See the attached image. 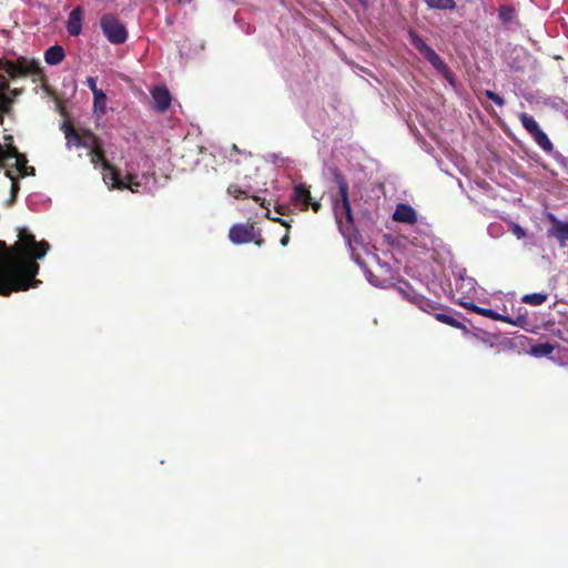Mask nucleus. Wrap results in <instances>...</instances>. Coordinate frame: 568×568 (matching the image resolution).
<instances>
[{"instance_id":"f257e3e1","label":"nucleus","mask_w":568,"mask_h":568,"mask_svg":"<svg viewBox=\"0 0 568 568\" xmlns=\"http://www.w3.org/2000/svg\"><path fill=\"white\" fill-rule=\"evenodd\" d=\"M19 241L0 250V295L8 296L13 292L37 287L41 282L36 280L41 260L48 253L50 245L45 241L37 242L26 229L19 231Z\"/></svg>"},{"instance_id":"f03ea898","label":"nucleus","mask_w":568,"mask_h":568,"mask_svg":"<svg viewBox=\"0 0 568 568\" xmlns=\"http://www.w3.org/2000/svg\"><path fill=\"white\" fill-rule=\"evenodd\" d=\"M67 148H82L87 150V155L95 169L103 170V182L110 189H128L134 193L151 192L155 189L156 181L152 172L145 171L139 174L133 165L126 164L125 173H121L115 166L111 165L104 158L101 141L91 132L82 134L72 128L65 131Z\"/></svg>"},{"instance_id":"7ed1b4c3","label":"nucleus","mask_w":568,"mask_h":568,"mask_svg":"<svg viewBox=\"0 0 568 568\" xmlns=\"http://www.w3.org/2000/svg\"><path fill=\"white\" fill-rule=\"evenodd\" d=\"M40 67L36 60L19 58L16 61L0 60V111L9 110L14 99L20 94L18 89L10 90L6 77H39Z\"/></svg>"},{"instance_id":"20e7f679","label":"nucleus","mask_w":568,"mask_h":568,"mask_svg":"<svg viewBox=\"0 0 568 568\" xmlns=\"http://www.w3.org/2000/svg\"><path fill=\"white\" fill-rule=\"evenodd\" d=\"M11 136H6V143H0V165L7 168L6 175L11 180V192L14 196L18 192V184L16 182L13 172L20 176L33 175L34 168L28 166V160L23 154H20L16 146L11 144Z\"/></svg>"},{"instance_id":"39448f33","label":"nucleus","mask_w":568,"mask_h":568,"mask_svg":"<svg viewBox=\"0 0 568 568\" xmlns=\"http://www.w3.org/2000/svg\"><path fill=\"white\" fill-rule=\"evenodd\" d=\"M337 193L332 195L333 212L343 235L349 233L353 225V212L348 195V185L341 174H335Z\"/></svg>"},{"instance_id":"423d86ee","label":"nucleus","mask_w":568,"mask_h":568,"mask_svg":"<svg viewBox=\"0 0 568 568\" xmlns=\"http://www.w3.org/2000/svg\"><path fill=\"white\" fill-rule=\"evenodd\" d=\"M455 276V291L459 295L458 302H473L474 296L476 295V286L477 282L474 277L466 275V270L463 267H457L454 271Z\"/></svg>"},{"instance_id":"0eeeda50","label":"nucleus","mask_w":568,"mask_h":568,"mask_svg":"<svg viewBox=\"0 0 568 568\" xmlns=\"http://www.w3.org/2000/svg\"><path fill=\"white\" fill-rule=\"evenodd\" d=\"M101 28L106 39L112 43L120 44L126 40L128 34L124 26L112 14L102 17Z\"/></svg>"},{"instance_id":"6e6552de","label":"nucleus","mask_w":568,"mask_h":568,"mask_svg":"<svg viewBox=\"0 0 568 568\" xmlns=\"http://www.w3.org/2000/svg\"><path fill=\"white\" fill-rule=\"evenodd\" d=\"M523 126L530 133L535 142L546 152L552 150V143L548 139L547 134L540 129L537 121L527 113L519 114Z\"/></svg>"},{"instance_id":"1a4fd4ad","label":"nucleus","mask_w":568,"mask_h":568,"mask_svg":"<svg viewBox=\"0 0 568 568\" xmlns=\"http://www.w3.org/2000/svg\"><path fill=\"white\" fill-rule=\"evenodd\" d=\"M546 217L551 223V227L547 230V236L556 239L560 245H565L568 241V221H560L551 212H547Z\"/></svg>"},{"instance_id":"9d476101","label":"nucleus","mask_w":568,"mask_h":568,"mask_svg":"<svg viewBox=\"0 0 568 568\" xmlns=\"http://www.w3.org/2000/svg\"><path fill=\"white\" fill-rule=\"evenodd\" d=\"M253 225L251 224H236L230 229L229 237L234 244H244L252 242L254 239Z\"/></svg>"},{"instance_id":"9b49d317","label":"nucleus","mask_w":568,"mask_h":568,"mask_svg":"<svg viewBox=\"0 0 568 568\" xmlns=\"http://www.w3.org/2000/svg\"><path fill=\"white\" fill-rule=\"evenodd\" d=\"M397 290L405 298L416 304L420 310L429 312L433 308L432 302L415 293L408 283H403Z\"/></svg>"},{"instance_id":"f8f14e48","label":"nucleus","mask_w":568,"mask_h":568,"mask_svg":"<svg viewBox=\"0 0 568 568\" xmlns=\"http://www.w3.org/2000/svg\"><path fill=\"white\" fill-rule=\"evenodd\" d=\"M423 57L440 73L446 80L453 83V75L444 60L429 47Z\"/></svg>"},{"instance_id":"ddd939ff","label":"nucleus","mask_w":568,"mask_h":568,"mask_svg":"<svg viewBox=\"0 0 568 568\" xmlns=\"http://www.w3.org/2000/svg\"><path fill=\"white\" fill-rule=\"evenodd\" d=\"M460 305L464 306L466 310L473 311L476 314L483 315L485 317H488V318H491L495 321L509 323V324H516V322H514L509 316L501 315L490 308L479 307V306L475 305L471 301L460 302Z\"/></svg>"},{"instance_id":"4468645a","label":"nucleus","mask_w":568,"mask_h":568,"mask_svg":"<svg viewBox=\"0 0 568 568\" xmlns=\"http://www.w3.org/2000/svg\"><path fill=\"white\" fill-rule=\"evenodd\" d=\"M153 106L160 112L165 111L171 103V94L164 87H155L151 90Z\"/></svg>"},{"instance_id":"2eb2a0df","label":"nucleus","mask_w":568,"mask_h":568,"mask_svg":"<svg viewBox=\"0 0 568 568\" xmlns=\"http://www.w3.org/2000/svg\"><path fill=\"white\" fill-rule=\"evenodd\" d=\"M393 219L396 222L415 224L417 223V213L410 205L400 203L396 206Z\"/></svg>"},{"instance_id":"dca6fc26","label":"nucleus","mask_w":568,"mask_h":568,"mask_svg":"<svg viewBox=\"0 0 568 568\" xmlns=\"http://www.w3.org/2000/svg\"><path fill=\"white\" fill-rule=\"evenodd\" d=\"M293 202L296 205H301L303 210H306L311 204V192L308 187L301 183L294 187Z\"/></svg>"},{"instance_id":"f3484780","label":"nucleus","mask_w":568,"mask_h":568,"mask_svg":"<svg viewBox=\"0 0 568 568\" xmlns=\"http://www.w3.org/2000/svg\"><path fill=\"white\" fill-rule=\"evenodd\" d=\"M67 29L71 36H79L81 33V30H82V10H81V8L78 7L70 12L69 18H68Z\"/></svg>"},{"instance_id":"a211bd4d","label":"nucleus","mask_w":568,"mask_h":568,"mask_svg":"<svg viewBox=\"0 0 568 568\" xmlns=\"http://www.w3.org/2000/svg\"><path fill=\"white\" fill-rule=\"evenodd\" d=\"M64 59V50L61 45L54 44L44 52V60L50 65H58Z\"/></svg>"},{"instance_id":"6ab92c4d","label":"nucleus","mask_w":568,"mask_h":568,"mask_svg":"<svg viewBox=\"0 0 568 568\" xmlns=\"http://www.w3.org/2000/svg\"><path fill=\"white\" fill-rule=\"evenodd\" d=\"M108 98L103 91L93 94V112L98 118H101L106 112Z\"/></svg>"},{"instance_id":"aec40b11","label":"nucleus","mask_w":568,"mask_h":568,"mask_svg":"<svg viewBox=\"0 0 568 568\" xmlns=\"http://www.w3.org/2000/svg\"><path fill=\"white\" fill-rule=\"evenodd\" d=\"M430 9L436 10H450L455 9L456 2L454 0H424Z\"/></svg>"},{"instance_id":"412c9836","label":"nucleus","mask_w":568,"mask_h":568,"mask_svg":"<svg viewBox=\"0 0 568 568\" xmlns=\"http://www.w3.org/2000/svg\"><path fill=\"white\" fill-rule=\"evenodd\" d=\"M547 298L548 295L545 293H531L524 295L521 297V302L534 306H539L544 304L547 301Z\"/></svg>"},{"instance_id":"4be33fe9","label":"nucleus","mask_w":568,"mask_h":568,"mask_svg":"<svg viewBox=\"0 0 568 568\" xmlns=\"http://www.w3.org/2000/svg\"><path fill=\"white\" fill-rule=\"evenodd\" d=\"M555 347L549 343H541L531 347V355L535 357L548 356L554 352Z\"/></svg>"},{"instance_id":"5701e85b","label":"nucleus","mask_w":568,"mask_h":568,"mask_svg":"<svg viewBox=\"0 0 568 568\" xmlns=\"http://www.w3.org/2000/svg\"><path fill=\"white\" fill-rule=\"evenodd\" d=\"M410 42L412 44L423 54L429 47L424 42V40L418 37L416 33L410 32Z\"/></svg>"},{"instance_id":"b1692460","label":"nucleus","mask_w":568,"mask_h":568,"mask_svg":"<svg viewBox=\"0 0 568 568\" xmlns=\"http://www.w3.org/2000/svg\"><path fill=\"white\" fill-rule=\"evenodd\" d=\"M515 16V10L510 7H501L499 9V18L504 21V22H509L513 20Z\"/></svg>"},{"instance_id":"393cba45","label":"nucleus","mask_w":568,"mask_h":568,"mask_svg":"<svg viewBox=\"0 0 568 568\" xmlns=\"http://www.w3.org/2000/svg\"><path fill=\"white\" fill-rule=\"evenodd\" d=\"M227 193L235 199L247 196L246 191L242 190L239 185L235 184H232L227 187Z\"/></svg>"},{"instance_id":"a878e982","label":"nucleus","mask_w":568,"mask_h":568,"mask_svg":"<svg viewBox=\"0 0 568 568\" xmlns=\"http://www.w3.org/2000/svg\"><path fill=\"white\" fill-rule=\"evenodd\" d=\"M436 318L439 322L448 324V325L454 326V327H459L460 326V324L457 322V320H455L453 316H450L448 314L439 313V314L436 315Z\"/></svg>"},{"instance_id":"bb28decb","label":"nucleus","mask_w":568,"mask_h":568,"mask_svg":"<svg viewBox=\"0 0 568 568\" xmlns=\"http://www.w3.org/2000/svg\"><path fill=\"white\" fill-rule=\"evenodd\" d=\"M509 227L511 233L518 239L521 240L526 236V231L517 223L510 222Z\"/></svg>"},{"instance_id":"cd10ccee","label":"nucleus","mask_w":568,"mask_h":568,"mask_svg":"<svg viewBox=\"0 0 568 568\" xmlns=\"http://www.w3.org/2000/svg\"><path fill=\"white\" fill-rule=\"evenodd\" d=\"M485 95L499 106H503L505 104V100L494 91L486 90Z\"/></svg>"},{"instance_id":"c85d7f7f","label":"nucleus","mask_w":568,"mask_h":568,"mask_svg":"<svg viewBox=\"0 0 568 568\" xmlns=\"http://www.w3.org/2000/svg\"><path fill=\"white\" fill-rule=\"evenodd\" d=\"M97 81H98V79H97V78H94V77H89V78L87 79V81H85V82H87V84H88V87L90 88V90L92 91V93H93V94H94L95 92H100V91H102L101 89H99V88L97 87Z\"/></svg>"},{"instance_id":"c756f323","label":"nucleus","mask_w":568,"mask_h":568,"mask_svg":"<svg viewBox=\"0 0 568 568\" xmlns=\"http://www.w3.org/2000/svg\"><path fill=\"white\" fill-rule=\"evenodd\" d=\"M364 272H365V275H366L367 281H368L372 285H374V286H383V284H382L381 282H378V281L374 277V275H373V273H372V272H369V271H367V270H365Z\"/></svg>"},{"instance_id":"7c9ffc66","label":"nucleus","mask_w":568,"mask_h":568,"mask_svg":"<svg viewBox=\"0 0 568 568\" xmlns=\"http://www.w3.org/2000/svg\"><path fill=\"white\" fill-rule=\"evenodd\" d=\"M266 216H267L270 220H272V221H275V222L281 223V224H282V225H284L285 227H290V224H288L286 221L282 220L281 217H274V216H271V215H270V211H267Z\"/></svg>"},{"instance_id":"2f4dec72","label":"nucleus","mask_w":568,"mask_h":568,"mask_svg":"<svg viewBox=\"0 0 568 568\" xmlns=\"http://www.w3.org/2000/svg\"><path fill=\"white\" fill-rule=\"evenodd\" d=\"M310 206H312L314 212H318L321 209V203L320 202H311Z\"/></svg>"},{"instance_id":"473e14b6","label":"nucleus","mask_w":568,"mask_h":568,"mask_svg":"<svg viewBox=\"0 0 568 568\" xmlns=\"http://www.w3.org/2000/svg\"><path fill=\"white\" fill-rule=\"evenodd\" d=\"M288 242H290V235H288V233H286V234L281 239V244H282L283 246H286V245L288 244Z\"/></svg>"},{"instance_id":"72a5a7b5","label":"nucleus","mask_w":568,"mask_h":568,"mask_svg":"<svg viewBox=\"0 0 568 568\" xmlns=\"http://www.w3.org/2000/svg\"><path fill=\"white\" fill-rule=\"evenodd\" d=\"M253 199L255 202H260L262 206L264 205V202L261 200L260 196H253Z\"/></svg>"},{"instance_id":"f704fd0d","label":"nucleus","mask_w":568,"mask_h":568,"mask_svg":"<svg viewBox=\"0 0 568 568\" xmlns=\"http://www.w3.org/2000/svg\"><path fill=\"white\" fill-rule=\"evenodd\" d=\"M419 226H423L424 229L428 230V224H426V223H420Z\"/></svg>"},{"instance_id":"c9c22d12","label":"nucleus","mask_w":568,"mask_h":568,"mask_svg":"<svg viewBox=\"0 0 568 568\" xmlns=\"http://www.w3.org/2000/svg\"><path fill=\"white\" fill-rule=\"evenodd\" d=\"M277 213L282 214V211L280 207L276 209Z\"/></svg>"},{"instance_id":"e433bc0d","label":"nucleus","mask_w":568,"mask_h":568,"mask_svg":"<svg viewBox=\"0 0 568 568\" xmlns=\"http://www.w3.org/2000/svg\"><path fill=\"white\" fill-rule=\"evenodd\" d=\"M361 2H364V0H359Z\"/></svg>"}]
</instances>
